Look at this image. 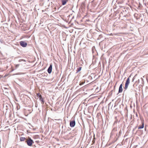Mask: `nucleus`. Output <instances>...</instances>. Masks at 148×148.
I'll return each instance as SVG.
<instances>
[{"mask_svg":"<svg viewBox=\"0 0 148 148\" xmlns=\"http://www.w3.org/2000/svg\"><path fill=\"white\" fill-rule=\"evenodd\" d=\"M25 140H27L25 137H21L20 138V140L21 141H24Z\"/></svg>","mask_w":148,"mask_h":148,"instance_id":"1a4fd4ad","label":"nucleus"},{"mask_svg":"<svg viewBox=\"0 0 148 148\" xmlns=\"http://www.w3.org/2000/svg\"><path fill=\"white\" fill-rule=\"evenodd\" d=\"M130 83V79L129 77H128L127 80L126 81L125 84V86L124 87L125 89V90H126L128 86Z\"/></svg>","mask_w":148,"mask_h":148,"instance_id":"f03ea898","label":"nucleus"},{"mask_svg":"<svg viewBox=\"0 0 148 148\" xmlns=\"http://www.w3.org/2000/svg\"><path fill=\"white\" fill-rule=\"evenodd\" d=\"M82 69V67H80L78 68L77 69V73H78V72H79V71H80Z\"/></svg>","mask_w":148,"mask_h":148,"instance_id":"9b49d317","label":"nucleus"},{"mask_svg":"<svg viewBox=\"0 0 148 148\" xmlns=\"http://www.w3.org/2000/svg\"><path fill=\"white\" fill-rule=\"evenodd\" d=\"M144 127V124L143 123H142V125L141 126H139L138 127V129L143 128Z\"/></svg>","mask_w":148,"mask_h":148,"instance_id":"9d476101","label":"nucleus"},{"mask_svg":"<svg viewBox=\"0 0 148 148\" xmlns=\"http://www.w3.org/2000/svg\"><path fill=\"white\" fill-rule=\"evenodd\" d=\"M39 97L40 98V100L42 102H41V103L42 104H44V101H43V98H42V97H41V95H39Z\"/></svg>","mask_w":148,"mask_h":148,"instance_id":"0eeeda50","label":"nucleus"},{"mask_svg":"<svg viewBox=\"0 0 148 148\" xmlns=\"http://www.w3.org/2000/svg\"><path fill=\"white\" fill-rule=\"evenodd\" d=\"M52 69V66L51 65H50L47 70L48 72L50 74L51 73Z\"/></svg>","mask_w":148,"mask_h":148,"instance_id":"39448f33","label":"nucleus"},{"mask_svg":"<svg viewBox=\"0 0 148 148\" xmlns=\"http://www.w3.org/2000/svg\"><path fill=\"white\" fill-rule=\"evenodd\" d=\"M2 77L1 75H0V79Z\"/></svg>","mask_w":148,"mask_h":148,"instance_id":"dca6fc26","label":"nucleus"},{"mask_svg":"<svg viewBox=\"0 0 148 148\" xmlns=\"http://www.w3.org/2000/svg\"><path fill=\"white\" fill-rule=\"evenodd\" d=\"M92 142H93V143H94V141H93H93H92Z\"/></svg>","mask_w":148,"mask_h":148,"instance_id":"a211bd4d","label":"nucleus"},{"mask_svg":"<svg viewBox=\"0 0 148 148\" xmlns=\"http://www.w3.org/2000/svg\"><path fill=\"white\" fill-rule=\"evenodd\" d=\"M80 148H82V147H81Z\"/></svg>","mask_w":148,"mask_h":148,"instance_id":"412c9836","label":"nucleus"},{"mask_svg":"<svg viewBox=\"0 0 148 148\" xmlns=\"http://www.w3.org/2000/svg\"><path fill=\"white\" fill-rule=\"evenodd\" d=\"M75 121H71L70 122V125L71 127H73L75 125Z\"/></svg>","mask_w":148,"mask_h":148,"instance_id":"20e7f679","label":"nucleus"},{"mask_svg":"<svg viewBox=\"0 0 148 148\" xmlns=\"http://www.w3.org/2000/svg\"><path fill=\"white\" fill-rule=\"evenodd\" d=\"M84 82H80V84H79V85H82L84 83Z\"/></svg>","mask_w":148,"mask_h":148,"instance_id":"ddd939ff","label":"nucleus"},{"mask_svg":"<svg viewBox=\"0 0 148 148\" xmlns=\"http://www.w3.org/2000/svg\"><path fill=\"white\" fill-rule=\"evenodd\" d=\"M39 95V94H37V95Z\"/></svg>","mask_w":148,"mask_h":148,"instance_id":"aec40b11","label":"nucleus"},{"mask_svg":"<svg viewBox=\"0 0 148 148\" xmlns=\"http://www.w3.org/2000/svg\"><path fill=\"white\" fill-rule=\"evenodd\" d=\"M92 142H93V143H94V141H93H93H92Z\"/></svg>","mask_w":148,"mask_h":148,"instance_id":"6ab92c4d","label":"nucleus"},{"mask_svg":"<svg viewBox=\"0 0 148 148\" xmlns=\"http://www.w3.org/2000/svg\"><path fill=\"white\" fill-rule=\"evenodd\" d=\"M25 142L27 145L29 146H31L33 143H34V141L30 138H28V139L26 140Z\"/></svg>","mask_w":148,"mask_h":148,"instance_id":"f257e3e1","label":"nucleus"},{"mask_svg":"<svg viewBox=\"0 0 148 148\" xmlns=\"http://www.w3.org/2000/svg\"><path fill=\"white\" fill-rule=\"evenodd\" d=\"M92 142H93V143H94V141H93H93H92Z\"/></svg>","mask_w":148,"mask_h":148,"instance_id":"f3484780","label":"nucleus"},{"mask_svg":"<svg viewBox=\"0 0 148 148\" xmlns=\"http://www.w3.org/2000/svg\"><path fill=\"white\" fill-rule=\"evenodd\" d=\"M19 64H16L15 66L16 68H18L19 66Z\"/></svg>","mask_w":148,"mask_h":148,"instance_id":"4468645a","label":"nucleus"},{"mask_svg":"<svg viewBox=\"0 0 148 148\" xmlns=\"http://www.w3.org/2000/svg\"><path fill=\"white\" fill-rule=\"evenodd\" d=\"M122 91H123L122 84H121L119 88V93L121 92H122Z\"/></svg>","mask_w":148,"mask_h":148,"instance_id":"423d86ee","label":"nucleus"},{"mask_svg":"<svg viewBox=\"0 0 148 148\" xmlns=\"http://www.w3.org/2000/svg\"><path fill=\"white\" fill-rule=\"evenodd\" d=\"M67 1L68 0H62V4L63 5L65 4Z\"/></svg>","mask_w":148,"mask_h":148,"instance_id":"6e6552de","label":"nucleus"},{"mask_svg":"<svg viewBox=\"0 0 148 148\" xmlns=\"http://www.w3.org/2000/svg\"><path fill=\"white\" fill-rule=\"evenodd\" d=\"M20 43L21 45L23 47H26L27 45V43L24 41H21Z\"/></svg>","mask_w":148,"mask_h":148,"instance_id":"7ed1b4c3","label":"nucleus"},{"mask_svg":"<svg viewBox=\"0 0 148 148\" xmlns=\"http://www.w3.org/2000/svg\"><path fill=\"white\" fill-rule=\"evenodd\" d=\"M139 80L138 79L137 81H136V82L135 83L137 82L138 84V83H139Z\"/></svg>","mask_w":148,"mask_h":148,"instance_id":"2eb2a0df","label":"nucleus"},{"mask_svg":"<svg viewBox=\"0 0 148 148\" xmlns=\"http://www.w3.org/2000/svg\"><path fill=\"white\" fill-rule=\"evenodd\" d=\"M22 61H24V62H26V61L25 60H24L23 59H21V60H19V62H21Z\"/></svg>","mask_w":148,"mask_h":148,"instance_id":"f8f14e48","label":"nucleus"}]
</instances>
